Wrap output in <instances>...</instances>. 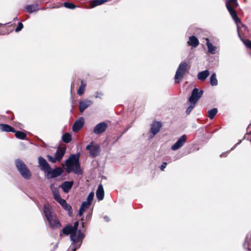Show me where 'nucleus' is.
Segmentation results:
<instances>
[{"label": "nucleus", "mask_w": 251, "mask_h": 251, "mask_svg": "<svg viewBox=\"0 0 251 251\" xmlns=\"http://www.w3.org/2000/svg\"><path fill=\"white\" fill-rule=\"evenodd\" d=\"M62 232L66 235L71 234L70 239L72 242L71 245L72 251H75L80 248L84 238V234L82 233L80 230H79L77 231V234H76L73 230L72 226L68 225L62 229Z\"/></svg>", "instance_id": "1"}, {"label": "nucleus", "mask_w": 251, "mask_h": 251, "mask_svg": "<svg viewBox=\"0 0 251 251\" xmlns=\"http://www.w3.org/2000/svg\"><path fill=\"white\" fill-rule=\"evenodd\" d=\"M79 154H71L65 163V169L67 173L73 172L75 174H81L82 171L79 162Z\"/></svg>", "instance_id": "2"}, {"label": "nucleus", "mask_w": 251, "mask_h": 251, "mask_svg": "<svg viewBox=\"0 0 251 251\" xmlns=\"http://www.w3.org/2000/svg\"><path fill=\"white\" fill-rule=\"evenodd\" d=\"M44 212L51 228H57L61 226V224L57 219L56 215L49 205H44Z\"/></svg>", "instance_id": "3"}, {"label": "nucleus", "mask_w": 251, "mask_h": 251, "mask_svg": "<svg viewBox=\"0 0 251 251\" xmlns=\"http://www.w3.org/2000/svg\"><path fill=\"white\" fill-rule=\"evenodd\" d=\"M15 166L18 172L25 179L28 180L31 178L32 176L31 172L22 160L17 159L15 160Z\"/></svg>", "instance_id": "4"}, {"label": "nucleus", "mask_w": 251, "mask_h": 251, "mask_svg": "<svg viewBox=\"0 0 251 251\" xmlns=\"http://www.w3.org/2000/svg\"><path fill=\"white\" fill-rule=\"evenodd\" d=\"M203 93V91L199 90L198 88H195L191 93V96L188 99L189 102L196 103L199 99L201 97Z\"/></svg>", "instance_id": "5"}, {"label": "nucleus", "mask_w": 251, "mask_h": 251, "mask_svg": "<svg viewBox=\"0 0 251 251\" xmlns=\"http://www.w3.org/2000/svg\"><path fill=\"white\" fill-rule=\"evenodd\" d=\"M86 149L89 151V155L92 157H95L99 154L100 147L97 145H94L93 142L86 146Z\"/></svg>", "instance_id": "6"}, {"label": "nucleus", "mask_w": 251, "mask_h": 251, "mask_svg": "<svg viewBox=\"0 0 251 251\" xmlns=\"http://www.w3.org/2000/svg\"><path fill=\"white\" fill-rule=\"evenodd\" d=\"M187 67V64L186 62H181L177 68L174 78L183 77L186 72Z\"/></svg>", "instance_id": "7"}, {"label": "nucleus", "mask_w": 251, "mask_h": 251, "mask_svg": "<svg viewBox=\"0 0 251 251\" xmlns=\"http://www.w3.org/2000/svg\"><path fill=\"white\" fill-rule=\"evenodd\" d=\"M226 5L231 16L235 23L237 24V28H238V23H240V20L237 16L236 11L231 6L230 4H229L228 2H226Z\"/></svg>", "instance_id": "8"}, {"label": "nucleus", "mask_w": 251, "mask_h": 251, "mask_svg": "<svg viewBox=\"0 0 251 251\" xmlns=\"http://www.w3.org/2000/svg\"><path fill=\"white\" fill-rule=\"evenodd\" d=\"M107 127V124L104 122H101L97 124L94 128L93 132L96 134H100L103 133Z\"/></svg>", "instance_id": "9"}, {"label": "nucleus", "mask_w": 251, "mask_h": 251, "mask_svg": "<svg viewBox=\"0 0 251 251\" xmlns=\"http://www.w3.org/2000/svg\"><path fill=\"white\" fill-rule=\"evenodd\" d=\"M186 140V137L185 135L181 136L176 142L172 146L171 149L173 151H176L183 146Z\"/></svg>", "instance_id": "10"}, {"label": "nucleus", "mask_w": 251, "mask_h": 251, "mask_svg": "<svg viewBox=\"0 0 251 251\" xmlns=\"http://www.w3.org/2000/svg\"><path fill=\"white\" fill-rule=\"evenodd\" d=\"M39 165L42 170L47 172L50 170V166L47 161L42 157L38 158Z\"/></svg>", "instance_id": "11"}, {"label": "nucleus", "mask_w": 251, "mask_h": 251, "mask_svg": "<svg viewBox=\"0 0 251 251\" xmlns=\"http://www.w3.org/2000/svg\"><path fill=\"white\" fill-rule=\"evenodd\" d=\"M161 126L162 124L159 122H155L151 124L150 130V131L152 134L151 137H153L159 131Z\"/></svg>", "instance_id": "12"}, {"label": "nucleus", "mask_w": 251, "mask_h": 251, "mask_svg": "<svg viewBox=\"0 0 251 251\" xmlns=\"http://www.w3.org/2000/svg\"><path fill=\"white\" fill-rule=\"evenodd\" d=\"M50 175V178H54L60 176L62 173V170L60 168H56L53 170L47 171Z\"/></svg>", "instance_id": "13"}, {"label": "nucleus", "mask_w": 251, "mask_h": 251, "mask_svg": "<svg viewBox=\"0 0 251 251\" xmlns=\"http://www.w3.org/2000/svg\"><path fill=\"white\" fill-rule=\"evenodd\" d=\"M84 124V119L82 117L77 120L73 126V130L74 132H77L83 126Z\"/></svg>", "instance_id": "14"}, {"label": "nucleus", "mask_w": 251, "mask_h": 251, "mask_svg": "<svg viewBox=\"0 0 251 251\" xmlns=\"http://www.w3.org/2000/svg\"><path fill=\"white\" fill-rule=\"evenodd\" d=\"M92 101L89 100L80 101L79 102V110L81 112H83L88 106L92 104Z\"/></svg>", "instance_id": "15"}, {"label": "nucleus", "mask_w": 251, "mask_h": 251, "mask_svg": "<svg viewBox=\"0 0 251 251\" xmlns=\"http://www.w3.org/2000/svg\"><path fill=\"white\" fill-rule=\"evenodd\" d=\"M66 152V148L64 147L58 148L54 156H55L58 161H61Z\"/></svg>", "instance_id": "16"}, {"label": "nucleus", "mask_w": 251, "mask_h": 251, "mask_svg": "<svg viewBox=\"0 0 251 251\" xmlns=\"http://www.w3.org/2000/svg\"><path fill=\"white\" fill-rule=\"evenodd\" d=\"M73 183V181H66L62 183L60 185V187L65 193H68L72 188Z\"/></svg>", "instance_id": "17"}, {"label": "nucleus", "mask_w": 251, "mask_h": 251, "mask_svg": "<svg viewBox=\"0 0 251 251\" xmlns=\"http://www.w3.org/2000/svg\"><path fill=\"white\" fill-rule=\"evenodd\" d=\"M96 197L99 201H101L104 198V190L102 184H100L96 191Z\"/></svg>", "instance_id": "18"}, {"label": "nucleus", "mask_w": 251, "mask_h": 251, "mask_svg": "<svg viewBox=\"0 0 251 251\" xmlns=\"http://www.w3.org/2000/svg\"><path fill=\"white\" fill-rule=\"evenodd\" d=\"M187 44L193 48H196L199 44V41L196 36H192L189 37Z\"/></svg>", "instance_id": "19"}, {"label": "nucleus", "mask_w": 251, "mask_h": 251, "mask_svg": "<svg viewBox=\"0 0 251 251\" xmlns=\"http://www.w3.org/2000/svg\"><path fill=\"white\" fill-rule=\"evenodd\" d=\"M0 130L1 131L4 132H16V130L13 127L7 124H0Z\"/></svg>", "instance_id": "20"}, {"label": "nucleus", "mask_w": 251, "mask_h": 251, "mask_svg": "<svg viewBox=\"0 0 251 251\" xmlns=\"http://www.w3.org/2000/svg\"><path fill=\"white\" fill-rule=\"evenodd\" d=\"M25 9L28 13H32L40 9L38 4L27 5Z\"/></svg>", "instance_id": "21"}, {"label": "nucleus", "mask_w": 251, "mask_h": 251, "mask_svg": "<svg viewBox=\"0 0 251 251\" xmlns=\"http://www.w3.org/2000/svg\"><path fill=\"white\" fill-rule=\"evenodd\" d=\"M206 45L209 52L213 54L216 53V47L213 46L207 38L206 39Z\"/></svg>", "instance_id": "22"}, {"label": "nucleus", "mask_w": 251, "mask_h": 251, "mask_svg": "<svg viewBox=\"0 0 251 251\" xmlns=\"http://www.w3.org/2000/svg\"><path fill=\"white\" fill-rule=\"evenodd\" d=\"M108 0H92L90 2V6L91 8L101 5L104 2H106Z\"/></svg>", "instance_id": "23"}, {"label": "nucleus", "mask_w": 251, "mask_h": 251, "mask_svg": "<svg viewBox=\"0 0 251 251\" xmlns=\"http://www.w3.org/2000/svg\"><path fill=\"white\" fill-rule=\"evenodd\" d=\"M86 86V82H85L84 80H82L81 81V85L80 86V87L77 92V93L79 95H81L84 93Z\"/></svg>", "instance_id": "24"}, {"label": "nucleus", "mask_w": 251, "mask_h": 251, "mask_svg": "<svg viewBox=\"0 0 251 251\" xmlns=\"http://www.w3.org/2000/svg\"><path fill=\"white\" fill-rule=\"evenodd\" d=\"M209 75L208 70H204L200 72L198 75V78H206Z\"/></svg>", "instance_id": "25"}, {"label": "nucleus", "mask_w": 251, "mask_h": 251, "mask_svg": "<svg viewBox=\"0 0 251 251\" xmlns=\"http://www.w3.org/2000/svg\"><path fill=\"white\" fill-rule=\"evenodd\" d=\"M62 139L64 143H69L72 140V136L69 133H66L63 135Z\"/></svg>", "instance_id": "26"}, {"label": "nucleus", "mask_w": 251, "mask_h": 251, "mask_svg": "<svg viewBox=\"0 0 251 251\" xmlns=\"http://www.w3.org/2000/svg\"><path fill=\"white\" fill-rule=\"evenodd\" d=\"M50 189H51L52 194L53 195L54 199L55 200L58 199V198L60 197L59 190L57 188H54L53 187V185L50 186Z\"/></svg>", "instance_id": "27"}, {"label": "nucleus", "mask_w": 251, "mask_h": 251, "mask_svg": "<svg viewBox=\"0 0 251 251\" xmlns=\"http://www.w3.org/2000/svg\"><path fill=\"white\" fill-rule=\"evenodd\" d=\"M218 112V109L216 108H213L212 109L208 111V116L210 119L214 118L215 116Z\"/></svg>", "instance_id": "28"}, {"label": "nucleus", "mask_w": 251, "mask_h": 251, "mask_svg": "<svg viewBox=\"0 0 251 251\" xmlns=\"http://www.w3.org/2000/svg\"><path fill=\"white\" fill-rule=\"evenodd\" d=\"M14 132L15 133L16 137L18 139L23 140V139H25V138L26 137V134L22 131H16V132Z\"/></svg>", "instance_id": "29"}, {"label": "nucleus", "mask_w": 251, "mask_h": 251, "mask_svg": "<svg viewBox=\"0 0 251 251\" xmlns=\"http://www.w3.org/2000/svg\"><path fill=\"white\" fill-rule=\"evenodd\" d=\"M62 206L67 211H69V215L71 216L72 214V207L68 204L66 202H65Z\"/></svg>", "instance_id": "30"}, {"label": "nucleus", "mask_w": 251, "mask_h": 251, "mask_svg": "<svg viewBox=\"0 0 251 251\" xmlns=\"http://www.w3.org/2000/svg\"><path fill=\"white\" fill-rule=\"evenodd\" d=\"M190 105L189 106V107L187 108L186 110V113L187 115H188L190 113L191 111L193 110L194 107L195 106L196 103H194L193 102H190Z\"/></svg>", "instance_id": "31"}, {"label": "nucleus", "mask_w": 251, "mask_h": 251, "mask_svg": "<svg viewBox=\"0 0 251 251\" xmlns=\"http://www.w3.org/2000/svg\"><path fill=\"white\" fill-rule=\"evenodd\" d=\"M64 6L66 8L71 9H73L75 7V5L74 3L67 2L64 3Z\"/></svg>", "instance_id": "32"}, {"label": "nucleus", "mask_w": 251, "mask_h": 251, "mask_svg": "<svg viewBox=\"0 0 251 251\" xmlns=\"http://www.w3.org/2000/svg\"><path fill=\"white\" fill-rule=\"evenodd\" d=\"M94 196V192H91L88 195L87 198V201L89 202V203H91V202L93 199Z\"/></svg>", "instance_id": "33"}, {"label": "nucleus", "mask_w": 251, "mask_h": 251, "mask_svg": "<svg viewBox=\"0 0 251 251\" xmlns=\"http://www.w3.org/2000/svg\"><path fill=\"white\" fill-rule=\"evenodd\" d=\"M91 203L87 201H83L81 205V207H82L83 209L86 210V209L88 208L89 206L90 205Z\"/></svg>", "instance_id": "34"}, {"label": "nucleus", "mask_w": 251, "mask_h": 251, "mask_svg": "<svg viewBox=\"0 0 251 251\" xmlns=\"http://www.w3.org/2000/svg\"><path fill=\"white\" fill-rule=\"evenodd\" d=\"M78 226V222H75L74 223V226H72L73 230L74 232H75V233L76 234H77V231H78V230H77Z\"/></svg>", "instance_id": "35"}, {"label": "nucleus", "mask_w": 251, "mask_h": 251, "mask_svg": "<svg viewBox=\"0 0 251 251\" xmlns=\"http://www.w3.org/2000/svg\"><path fill=\"white\" fill-rule=\"evenodd\" d=\"M47 157L48 160L52 163H55L56 161H58V160H57L55 156H54V157H52L50 155H48Z\"/></svg>", "instance_id": "36"}, {"label": "nucleus", "mask_w": 251, "mask_h": 251, "mask_svg": "<svg viewBox=\"0 0 251 251\" xmlns=\"http://www.w3.org/2000/svg\"><path fill=\"white\" fill-rule=\"evenodd\" d=\"M244 43L247 48L251 49V41L250 40L248 39L245 40Z\"/></svg>", "instance_id": "37"}, {"label": "nucleus", "mask_w": 251, "mask_h": 251, "mask_svg": "<svg viewBox=\"0 0 251 251\" xmlns=\"http://www.w3.org/2000/svg\"><path fill=\"white\" fill-rule=\"evenodd\" d=\"M61 206L64 204V203L66 202L65 200L62 199V198L60 197L59 198H58V199L55 200Z\"/></svg>", "instance_id": "38"}, {"label": "nucleus", "mask_w": 251, "mask_h": 251, "mask_svg": "<svg viewBox=\"0 0 251 251\" xmlns=\"http://www.w3.org/2000/svg\"><path fill=\"white\" fill-rule=\"evenodd\" d=\"M23 26H24L23 25L22 23H21V22L19 23L18 26L15 29V31L16 32L20 31V30H21L22 29V28H23Z\"/></svg>", "instance_id": "39"}, {"label": "nucleus", "mask_w": 251, "mask_h": 251, "mask_svg": "<svg viewBox=\"0 0 251 251\" xmlns=\"http://www.w3.org/2000/svg\"><path fill=\"white\" fill-rule=\"evenodd\" d=\"M210 83L212 86H216L218 84L217 79H210Z\"/></svg>", "instance_id": "40"}, {"label": "nucleus", "mask_w": 251, "mask_h": 251, "mask_svg": "<svg viewBox=\"0 0 251 251\" xmlns=\"http://www.w3.org/2000/svg\"><path fill=\"white\" fill-rule=\"evenodd\" d=\"M226 2H228L229 4L231 3L232 6L236 5L237 4V0H227Z\"/></svg>", "instance_id": "41"}, {"label": "nucleus", "mask_w": 251, "mask_h": 251, "mask_svg": "<svg viewBox=\"0 0 251 251\" xmlns=\"http://www.w3.org/2000/svg\"><path fill=\"white\" fill-rule=\"evenodd\" d=\"M103 96V94L101 92H97L96 93V95L95 96L96 98H101V97Z\"/></svg>", "instance_id": "42"}, {"label": "nucleus", "mask_w": 251, "mask_h": 251, "mask_svg": "<svg viewBox=\"0 0 251 251\" xmlns=\"http://www.w3.org/2000/svg\"><path fill=\"white\" fill-rule=\"evenodd\" d=\"M166 165H167V163L165 162H163L160 167L161 170L163 171L164 169L166 168Z\"/></svg>", "instance_id": "43"}, {"label": "nucleus", "mask_w": 251, "mask_h": 251, "mask_svg": "<svg viewBox=\"0 0 251 251\" xmlns=\"http://www.w3.org/2000/svg\"><path fill=\"white\" fill-rule=\"evenodd\" d=\"M216 75L215 73H213L210 76L209 78H216Z\"/></svg>", "instance_id": "44"}, {"label": "nucleus", "mask_w": 251, "mask_h": 251, "mask_svg": "<svg viewBox=\"0 0 251 251\" xmlns=\"http://www.w3.org/2000/svg\"><path fill=\"white\" fill-rule=\"evenodd\" d=\"M227 153V152H226L225 153H223L222 154H221L220 156L221 157H226V156Z\"/></svg>", "instance_id": "45"}, {"label": "nucleus", "mask_w": 251, "mask_h": 251, "mask_svg": "<svg viewBox=\"0 0 251 251\" xmlns=\"http://www.w3.org/2000/svg\"><path fill=\"white\" fill-rule=\"evenodd\" d=\"M180 79H175V84L179 83L180 82Z\"/></svg>", "instance_id": "46"}, {"label": "nucleus", "mask_w": 251, "mask_h": 251, "mask_svg": "<svg viewBox=\"0 0 251 251\" xmlns=\"http://www.w3.org/2000/svg\"><path fill=\"white\" fill-rule=\"evenodd\" d=\"M85 210L84 209H83L82 207L80 206V209H79V211H81V212H84V211Z\"/></svg>", "instance_id": "47"}, {"label": "nucleus", "mask_w": 251, "mask_h": 251, "mask_svg": "<svg viewBox=\"0 0 251 251\" xmlns=\"http://www.w3.org/2000/svg\"><path fill=\"white\" fill-rule=\"evenodd\" d=\"M104 219L105 221H106L107 222L109 221V218L107 216H105L104 217Z\"/></svg>", "instance_id": "48"}, {"label": "nucleus", "mask_w": 251, "mask_h": 251, "mask_svg": "<svg viewBox=\"0 0 251 251\" xmlns=\"http://www.w3.org/2000/svg\"><path fill=\"white\" fill-rule=\"evenodd\" d=\"M83 212H81V211H80L79 210V213H78V214H79V215L80 216H81L83 214Z\"/></svg>", "instance_id": "49"}, {"label": "nucleus", "mask_w": 251, "mask_h": 251, "mask_svg": "<svg viewBox=\"0 0 251 251\" xmlns=\"http://www.w3.org/2000/svg\"><path fill=\"white\" fill-rule=\"evenodd\" d=\"M18 20V18L17 17H15L14 18V20Z\"/></svg>", "instance_id": "50"}, {"label": "nucleus", "mask_w": 251, "mask_h": 251, "mask_svg": "<svg viewBox=\"0 0 251 251\" xmlns=\"http://www.w3.org/2000/svg\"><path fill=\"white\" fill-rule=\"evenodd\" d=\"M57 247V245H55V248H56Z\"/></svg>", "instance_id": "51"}]
</instances>
